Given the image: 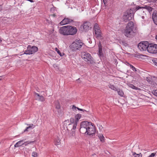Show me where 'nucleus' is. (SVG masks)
<instances>
[{"mask_svg": "<svg viewBox=\"0 0 157 157\" xmlns=\"http://www.w3.org/2000/svg\"><path fill=\"white\" fill-rule=\"evenodd\" d=\"M32 155L33 157H36L38 156V154L36 152L33 151L32 152Z\"/></svg>", "mask_w": 157, "mask_h": 157, "instance_id": "72a5a7b5", "label": "nucleus"}, {"mask_svg": "<svg viewBox=\"0 0 157 157\" xmlns=\"http://www.w3.org/2000/svg\"><path fill=\"white\" fill-rule=\"evenodd\" d=\"M149 2H155L157 1V0H147Z\"/></svg>", "mask_w": 157, "mask_h": 157, "instance_id": "58836bf2", "label": "nucleus"}, {"mask_svg": "<svg viewBox=\"0 0 157 157\" xmlns=\"http://www.w3.org/2000/svg\"><path fill=\"white\" fill-rule=\"evenodd\" d=\"M90 26V23L89 22H86L84 23L83 25L81 26L80 28H83L85 31L88 29Z\"/></svg>", "mask_w": 157, "mask_h": 157, "instance_id": "2eb2a0df", "label": "nucleus"}, {"mask_svg": "<svg viewBox=\"0 0 157 157\" xmlns=\"http://www.w3.org/2000/svg\"><path fill=\"white\" fill-rule=\"evenodd\" d=\"M109 87L111 89L113 90H117V88L116 87H115L113 85H110L109 86Z\"/></svg>", "mask_w": 157, "mask_h": 157, "instance_id": "c85d7f7f", "label": "nucleus"}, {"mask_svg": "<svg viewBox=\"0 0 157 157\" xmlns=\"http://www.w3.org/2000/svg\"><path fill=\"white\" fill-rule=\"evenodd\" d=\"M103 2L105 5L107 1L106 0H103Z\"/></svg>", "mask_w": 157, "mask_h": 157, "instance_id": "79ce46f5", "label": "nucleus"}, {"mask_svg": "<svg viewBox=\"0 0 157 157\" xmlns=\"http://www.w3.org/2000/svg\"><path fill=\"white\" fill-rule=\"evenodd\" d=\"M24 140H21L17 142L14 145L15 147H18L23 145V144H21L22 142H23Z\"/></svg>", "mask_w": 157, "mask_h": 157, "instance_id": "aec40b11", "label": "nucleus"}, {"mask_svg": "<svg viewBox=\"0 0 157 157\" xmlns=\"http://www.w3.org/2000/svg\"><path fill=\"white\" fill-rule=\"evenodd\" d=\"M135 13V10L133 9H130L127 10L124 13L123 16V19L125 22L131 20L134 17Z\"/></svg>", "mask_w": 157, "mask_h": 157, "instance_id": "20e7f679", "label": "nucleus"}, {"mask_svg": "<svg viewBox=\"0 0 157 157\" xmlns=\"http://www.w3.org/2000/svg\"><path fill=\"white\" fill-rule=\"evenodd\" d=\"M143 7L145 10H147L149 12L152 11L153 9L152 7L147 6H143ZM146 11H147V10Z\"/></svg>", "mask_w": 157, "mask_h": 157, "instance_id": "4be33fe9", "label": "nucleus"}, {"mask_svg": "<svg viewBox=\"0 0 157 157\" xmlns=\"http://www.w3.org/2000/svg\"><path fill=\"white\" fill-rule=\"evenodd\" d=\"M68 26H63L60 28L59 30V33L63 35H68Z\"/></svg>", "mask_w": 157, "mask_h": 157, "instance_id": "f8f14e48", "label": "nucleus"}, {"mask_svg": "<svg viewBox=\"0 0 157 157\" xmlns=\"http://www.w3.org/2000/svg\"><path fill=\"white\" fill-rule=\"evenodd\" d=\"M38 51V48L35 46L28 45L27 49L25 51L23 54L30 55L33 54Z\"/></svg>", "mask_w": 157, "mask_h": 157, "instance_id": "0eeeda50", "label": "nucleus"}, {"mask_svg": "<svg viewBox=\"0 0 157 157\" xmlns=\"http://www.w3.org/2000/svg\"><path fill=\"white\" fill-rule=\"evenodd\" d=\"M28 1L30 2H33V0H28Z\"/></svg>", "mask_w": 157, "mask_h": 157, "instance_id": "37998d69", "label": "nucleus"}, {"mask_svg": "<svg viewBox=\"0 0 157 157\" xmlns=\"http://www.w3.org/2000/svg\"><path fill=\"white\" fill-rule=\"evenodd\" d=\"M2 77H3L2 76H0V81L2 80Z\"/></svg>", "mask_w": 157, "mask_h": 157, "instance_id": "c03bdc74", "label": "nucleus"}, {"mask_svg": "<svg viewBox=\"0 0 157 157\" xmlns=\"http://www.w3.org/2000/svg\"><path fill=\"white\" fill-rule=\"evenodd\" d=\"M156 153H152L147 157H154L156 155Z\"/></svg>", "mask_w": 157, "mask_h": 157, "instance_id": "e433bc0d", "label": "nucleus"}, {"mask_svg": "<svg viewBox=\"0 0 157 157\" xmlns=\"http://www.w3.org/2000/svg\"><path fill=\"white\" fill-rule=\"evenodd\" d=\"M132 155L134 157H142V155L140 153V154H136L135 152H132Z\"/></svg>", "mask_w": 157, "mask_h": 157, "instance_id": "393cba45", "label": "nucleus"}, {"mask_svg": "<svg viewBox=\"0 0 157 157\" xmlns=\"http://www.w3.org/2000/svg\"><path fill=\"white\" fill-rule=\"evenodd\" d=\"M94 31L95 32V34L97 38H98L101 36V33L100 29L94 30Z\"/></svg>", "mask_w": 157, "mask_h": 157, "instance_id": "f3484780", "label": "nucleus"}, {"mask_svg": "<svg viewBox=\"0 0 157 157\" xmlns=\"http://www.w3.org/2000/svg\"><path fill=\"white\" fill-rule=\"evenodd\" d=\"M77 109H78V110H79V111H82L83 112H84V111L87 112V111H86L85 110H84V109H80L78 108H77Z\"/></svg>", "mask_w": 157, "mask_h": 157, "instance_id": "4c0bfd02", "label": "nucleus"}, {"mask_svg": "<svg viewBox=\"0 0 157 157\" xmlns=\"http://www.w3.org/2000/svg\"><path fill=\"white\" fill-rule=\"evenodd\" d=\"M68 35H74L76 34L77 31L76 27L72 26H68Z\"/></svg>", "mask_w": 157, "mask_h": 157, "instance_id": "9b49d317", "label": "nucleus"}, {"mask_svg": "<svg viewBox=\"0 0 157 157\" xmlns=\"http://www.w3.org/2000/svg\"><path fill=\"white\" fill-rule=\"evenodd\" d=\"M83 43L81 40H76L70 46L71 49L73 51H76L79 50L83 46Z\"/></svg>", "mask_w": 157, "mask_h": 157, "instance_id": "423d86ee", "label": "nucleus"}, {"mask_svg": "<svg viewBox=\"0 0 157 157\" xmlns=\"http://www.w3.org/2000/svg\"><path fill=\"white\" fill-rule=\"evenodd\" d=\"M149 43L147 41H142L138 45V47L141 51L147 50Z\"/></svg>", "mask_w": 157, "mask_h": 157, "instance_id": "1a4fd4ad", "label": "nucleus"}, {"mask_svg": "<svg viewBox=\"0 0 157 157\" xmlns=\"http://www.w3.org/2000/svg\"><path fill=\"white\" fill-rule=\"evenodd\" d=\"M77 107H76L75 105H73L72 106V108L73 109H75V110H76V109H77Z\"/></svg>", "mask_w": 157, "mask_h": 157, "instance_id": "a19ab883", "label": "nucleus"}, {"mask_svg": "<svg viewBox=\"0 0 157 157\" xmlns=\"http://www.w3.org/2000/svg\"><path fill=\"white\" fill-rule=\"evenodd\" d=\"M147 51L151 53L155 54L157 53V44H149Z\"/></svg>", "mask_w": 157, "mask_h": 157, "instance_id": "9d476101", "label": "nucleus"}, {"mask_svg": "<svg viewBox=\"0 0 157 157\" xmlns=\"http://www.w3.org/2000/svg\"><path fill=\"white\" fill-rule=\"evenodd\" d=\"M53 66L55 67H55H56V66H56V64H54L53 65Z\"/></svg>", "mask_w": 157, "mask_h": 157, "instance_id": "a18cd8bd", "label": "nucleus"}, {"mask_svg": "<svg viewBox=\"0 0 157 157\" xmlns=\"http://www.w3.org/2000/svg\"><path fill=\"white\" fill-rule=\"evenodd\" d=\"M35 94L37 96L40 101H44V98L43 96H40L39 94L37 93H36Z\"/></svg>", "mask_w": 157, "mask_h": 157, "instance_id": "412c9836", "label": "nucleus"}, {"mask_svg": "<svg viewBox=\"0 0 157 157\" xmlns=\"http://www.w3.org/2000/svg\"><path fill=\"white\" fill-rule=\"evenodd\" d=\"M133 10H135V12H136L137 14L140 17H141L142 19H144L146 17V13L147 11L142 6H136L135 8H133Z\"/></svg>", "mask_w": 157, "mask_h": 157, "instance_id": "39448f33", "label": "nucleus"}, {"mask_svg": "<svg viewBox=\"0 0 157 157\" xmlns=\"http://www.w3.org/2000/svg\"><path fill=\"white\" fill-rule=\"evenodd\" d=\"M100 29L99 26L96 23L94 25V30Z\"/></svg>", "mask_w": 157, "mask_h": 157, "instance_id": "473e14b6", "label": "nucleus"}, {"mask_svg": "<svg viewBox=\"0 0 157 157\" xmlns=\"http://www.w3.org/2000/svg\"><path fill=\"white\" fill-rule=\"evenodd\" d=\"M98 55L100 56H103V53H102V49L101 46L99 47Z\"/></svg>", "mask_w": 157, "mask_h": 157, "instance_id": "a878e982", "label": "nucleus"}, {"mask_svg": "<svg viewBox=\"0 0 157 157\" xmlns=\"http://www.w3.org/2000/svg\"><path fill=\"white\" fill-rule=\"evenodd\" d=\"M82 57L84 60L88 63H93V58L91 55L86 52H83L82 53Z\"/></svg>", "mask_w": 157, "mask_h": 157, "instance_id": "6e6552de", "label": "nucleus"}, {"mask_svg": "<svg viewBox=\"0 0 157 157\" xmlns=\"http://www.w3.org/2000/svg\"><path fill=\"white\" fill-rule=\"evenodd\" d=\"M152 93L154 95L157 96V90H153Z\"/></svg>", "mask_w": 157, "mask_h": 157, "instance_id": "c9c22d12", "label": "nucleus"}, {"mask_svg": "<svg viewBox=\"0 0 157 157\" xmlns=\"http://www.w3.org/2000/svg\"><path fill=\"white\" fill-rule=\"evenodd\" d=\"M129 86L131 88H132L133 89H135V90H140V88L135 86H134L133 85H132H132H130Z\"/></svg>", "mask_w": 157, "mask_h": 157, "instance_id": "7c9ffc66", "label": "nucleus"}, {"mask_svg": "<svg viewBox=\"0 0 157 157\" xmlns=\"http://www.w3.org/2000/svg\"><path fill=\"white\" fill-rule=\"evenodd\" d=\"M60 106L59 103L58 101L56 102V108L57 109H59L60 108Z\"/></svg>", "mask_w": 157, "mask_h": 157, "instance_id": "cd10ccee", "label": "nucleus"}, {"mask_svg": "<svg viewBox=\"0 0 157 157\" xmlns=\"http://www.w3.org/2000/svg\"><path fill=\"white\" fill-rule=\"evenodd\" d=\"M55 50L57 52V53L61 56H63L64 54V53H61L59 50L57 48H55Z\"/></svg>", "mask_w": 157, "mask_h": 157, "instance_id": "bb28decb", "label": "nucleus"}, {"mask_svg": "<svg viewBox=\"0 0 157 157\" xmlns=\"http://www.w3.org/2000/svg\"><path fill=\"white\" fill-rule=\"evenodd\" d=\"M27 125H29V126L27 127L26 128V129L24 130V132L28 131V129L29 128H34V127H35V125H33V124H27Z\"/></svg>", "mask_w": 157, "mask_h": 157, "instance_id": "6ab92c4d", "label": "nucleus"}, {"mask_svg": "<svg viewBox=\"0 0 157 157\" xmlns=\"http://www.w3.org/2000/svg\"><path fill=\"white\" fill-rule=\"evenodd\" d=\"M130 67L132 69V70L133 71H136L137 70H136V68L134 67L133 66H132V65H131V64L130 65Z\"/></svg>", "mask_w": 157, "mask_h": 157, "instance_id": "f704fd0d", "label": "nucleus"}, {"mask_svg": "<svg viewBox=\"0 0 157 157\" xmlns=\"http://www.w3.org/2000/svg\"><path fill=\"white\" fill-rule=\"evenodd\" d=\"M146 80L148 82H151V80L148 77H147L146 78Z\"/></svg>", "mask_w": 157, "mask_h": 157, "instance_id": "ea45409f", "label": "nucleus"}, {"mask_svg": "<svg viewBox=\"0 0 157 157\" xmlns=\"http://www.w3.org/2000/svg\"><path fill=\"white\" fill-rule=\"evenodd\" d=\"M81 117V115L80 114H78L77 115H76L75 116V124H72L69 125L68 126V128H71V127L73 126L74 127V128H76L78 122V120L79 119H80Z\"/></svg>", "mask_w": 157, "mask_h": 157, "instance_id": "ddd939ff", "label": "nucleus"}, {"mask_svg": "<svg viewBox=\"0 0 157 157\" xmlns=\"http://www.w3.org/2000/svg\"><path fill=\"white\" fill-rule=\"evenodd\" d=\"M2 41V40L0 38V43Z\"/></svg>", "mask_w": 157, "mask_h": 157, "instance_id": "49530a36", "label": "nucleus"}, {"mask_svg": "<svg viewBox=\"0 0 157 157\" xmlns=\"http://www.w3.org/2000/svg\"><path fill=\"white\" fill-rule=\"evenodd\" d=\"M134 23L132 21H129L127 24L124 32V34L125 36L130 38L133 36V34L134 33Z\"/></svg>", "mask_w": 157, "mask_h": 157, "instance_id": "f03ea898", "label": "nucleus"}, {"mask_svg": "<svg viewBox=\"0 0 157 157\" xmlns=\"http://www.w3.org/2000/svg\"><path fill=\"white\" fill-rule=\"evenodd\" d=\"M60 140L58 137L56 138L55 140V144L56 145H59L60 144Z\"/></svg>", "mask_w": 157, "mask_h": 157, "instance_id": "b1692460", "label": "nucleus"}, {"mask_svg": "<svg viewBox=\"0 0 157 157\" xmlns=\"http://www.w3.org/2000/svg\"><path fill=\"white\" fill-rule=\"evenodd\" d=\"M70 121L71 122L70 124H69L66 127L64 126V129L63 131V132H64V131H66V132L65 133V135L66 136H69L71 137L75 135V129L76 128H74L73 126L71 127V128H68L69 125L72 124H75V120L73 118H71L70 119Z\"/></svg>", "mask_w": 157, "mask_h": 157, "instance_id": "7ed1b4c3", "label": "nucleus"}, {"mask_svg": "<svg viewBox=\"0 0 157 157\" xmlns=\"http://www.w3.org/2000/svg\"><path fill=\"white\" fill-rule=\"evenodd\" d=\"M118 93V95L121 96V97H123L124 95V93L123 91L120 89H117L116 90Z\"/></svg>", "mask_w": 157, "mask_h": 157, "instance_id": "5701e85b", "label": "nucleus"}, {"mask_svg": "<svg viewBox=\"0 0 157 157\" xmlns=\"http://www.w3.org/2000/svg\"><path fill=\"white\" fill-rule=\"evenodd\" d=\"M34 141H33L26 142H25L24 143H23V145H25V146H26L29 144H30L32 143H34Z\"/></svg>", "mask_w": 157, "mask_h": 157, "instance_id": "c756f323", "label": "nucleus"}, {"mask_svg": "<svg viewBox=\"0 0 157 157\" xmlns=\"http://www.w3.org/2000/svg\"><path fill=\"white\" fill-rule=\"evenodd\" d=\"M74 22L72 19H71L69 18H65L60 22V24L61 25H64L70 23L71 22Z\"/></svg>", "mask_w": 157, "mask_h": 157, "instance_id": "4468645a", "label": "nucleus"}, {"mask_svg": "<svg viewBox=\"0 0 157 157\" xmlns=\"http://www.w3.org/2000/svg\"><path fill=\"white\" fill-rule=\"evenodd\" d=\"M152 18L154 23L157 25V13L154 11L152 14Z\"/></svg>", "mask_w": 157, "mask_h": 157, "instance_id": "dca6fc26", "label": "nucleus"}, {"mask_svg": "<svg viewBox=\"0 0 157 157\" xmlns=\"http://www.w3.org/2000/svg\"><path fill=\"white\" fill-rule=\"evenodd\" d=\"M98 137L101 142H105V139L103 134H99L98 135Z\"/></svg>", "mask_w": 157, "mask_h": 157, "instance_id": "a211bd4d", "label": "nucleus"}, {"mask_svg": "<svg viewBox=\"0 0 157 157\" xmlns=\"http://www.w3.org/2000/svg\"><path fill=\"white\" fill-rule=\"evenodd\" d=\"M155 38L157 40V35H156V36L155 37Z\"/></svg>", "mask_w": 157, "mask_h": 157, "instance_id": "de8ad7c7", "label": "nucleus"}, {"mask_svg": "<svg viewBox=\"0 0 157 157\" xmlns=\"http://www.w3.org/2000/svg\"><path fill=\"white\" fill-rule=\"evenodd\" d=\"M152 61L154 65L157 67V58H155L152 59Z\"/></svg>", "mask_w": 157, "mask_h": 157, "instance_id": "2f4dec72", "label": "nucleus"}, {"mask_svg": "<svg viewBox=\"0 0 157 157\" xmlns=\"http://www.w3.org/2000/svg\"><path fill=\"white\" fill-rule=\"evenodd\" d=\"M80 132L83 134L91 135L95 132V127L94 124L87 121H82L80 124Z\"/></svg>", "mask_w": 157, "mask_h": 157, "instance_id": "f257e3e1", "label": "nucleus"}, {"mask_svg": "<svg viewBox=\"0 0 157 157\" xmlns=\"http://www.w3.org/2000/svg\"><path fill=\"white\" fill-rule=\"evenodd\" d=\"M54 9V8H51V10H52V9Z\"/></svg>", "mask_w": 157, "mask_h": 157, "instance_id": "09e8293b", "label": "nucleus"}]
</instances>
